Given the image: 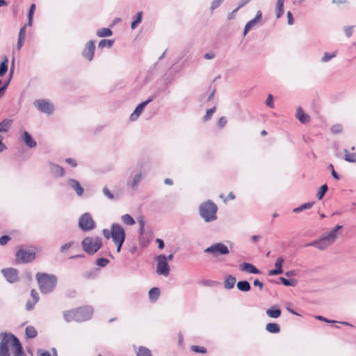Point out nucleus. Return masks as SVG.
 Returning a JSON list of instances; mask_svg holds the SVG:
<instances>
[{
	"instance_id": "nucleus-1",
	"label": "nucleus",
	"mask_w": 356,
	"mask_h": 356,
	"mask_svg": "<svg viewBox=\"0 0 356 356\" xmlns=\"http://www.w3.org/2000/svg\"><path fill=\"white\" fill-rule=\"evenodd\" d=\"M93 312V308L91 306L86 305L65 311L63 312V318L67 323L72 321L83 322L92 318Z\"/></svg>"
},
{
	"instance_id": "nucleus-2",
	"label": "nucleus",
	"mask_w": 356,
	"mask_h": 356,
	"mask_svg": "<svg viewBox=\"0 0 356 356\" xmlns=\"http://www.w3.org/2000/svg\"><path fill=\"white\" fill-rule=\"evenodd\" d=\"M38 287L40 292L43 294L51 293L56 286L57 277L52 274L46 273H38L35 275Z\"/></svg>"
},
{
	"instance_id": "nucleus-3",
	"label": "nucleus",
	"mask_w": 356,
	"mask_h": 356,
	"mask_svg": "<svg viewBox=\"0 0 356 356\" xmlns=\"http://www.w3.org/2000/svg\"><path fill=\"white\" fill-rule=\"evenodd\" d=\"M218 207L211 200L202 202L199 207V213L206 222L214 221L217 219Z\"/></svg>"
},
{
	"instance_id": "nucleus-4",
	"label": "nucleus",
	"mask_w": 356,
	"mask_h": 356,
	"mask_svg": "<svg viewBox=\"0 0 356 356\" xmlns=\"http://www.w3.org/2000/svg\"><path fill=\"white\" fill-rule=\"evenodd\" d=\"M83 250L90 255H93L102 248V238L99 236H87L81 243Z\"/></svg>"
},
{
	"instance_id": "nucleus-5",
	"label": "nucleus",
	"mask_w": 356,
	"mask_h": 356,
	"mask_svg": "<svg viewBox=\"0 0 356 356\" xmlns=\"http://www.w3.org/2000/svg\"><path fill=\"white\" fill-rule=\"evenodd\" d=\"M204 253L210 254L213 257L218 258L220 255H227L229 253V248L222 243H216L207 248Z\"/></svg>"
},
{
	"instance_id": "nucleus-6",
	"label": "nucleus",
	"mask_w": 356,
	"mask_h": 356,
	"mask_svg": "<svg viewBox=\"0 0 356 356\" xmlns=\"http://www.w3.org/2000/svg\"><path fill=\"white\" fill-rule=\"evenodd\" d=\"M11 333L2 332L0 334V356H10L9 345H13Z\"/></svg>"
},
{
	"instance_id": "nucleus-7",
	"label": "nucleus",
	"mask_w": 356,
	"mask_h": 356,
	"mask_svg": "<svg viewBox=\"0 0 356 356\" xmlns=\"http://www.w3.org/2000/svg\"><path fill=\"white\" fill-rule=\"evenodd\" d=\"M35 259V252L29 251L20 248L16 252L15 263L28 264L32 262Z\"/></svg>"
},
{
	"instance_id": "nucleus-8",
	"label": "nucleus",
	"mask_w": 356,
	"mask_h": 356,
	"mask_svg": "<svg viewBox=\"0 0 356 356\" xmlns=\"http://www.w3.org/2000/svg\"><path fill=\"white\" fill-rule=\"evenodd\" d=\"M79 226L82 231L88 232L93 229L96 223L89 213H85L79 218Z\"/></svg>"
},
{
	"instance_id": "nucleus-9",
	"label": "nucleus",
	"mask_w": 356,
	"mask_h": 356,
	"mask_svg": "<svg viewBox=\"0 0 356 356\" xmlns=\"http://www.w3.org/2000/svg\"><path fill=\"white\" fill-rule=\"evenodd\" d=\"M111 234L113 242L124 241L126 234L124 228L119 223H113L111 227Z\"/></svg>"
},
{
	"instance_id": "nucleus-10",
	"label": "nucleus",
	"mask_w": 356,
	"mask_h": 356,
	"mask_svg": "<svg viewBox=\"0 0 356 356\" xmlns=\"http://www.w3.org/2000/svg\"><path fill=\"white\" fill-rule=\"evenodd\" d=\"M157 268L156 273L159 275L163 276H168L170 273V266L167 261L166 256L164 254H160L156 257Z\"/></svg>"
},
{
	"instance_id": "nucleus-11",
	"label": "nucleus",
	"mask_w": 356,
	"mask_h": 356,
	"mask_svg": "<svg viewBox=\"0 0 356 356\" xmlns=\"http://www.w3.org/2000/svg\"><path fill=\"white\" fill-rule=\"evenodd\" d=\"M33 105L42 113L51 114L53 112L54 106L47 100L37 99L33 102Z\"/></svg>"
},
{
	"instance_id": "nucleus-12",
	"label": "nucleus",
	"mask_w": 356,
	"mask_h": 356,
	"mask_svg": "<svg viewBox=\"0 0 356 356\" xmlns=\"http://www.w3.org/2000/svg\"><path fill=\"white\" fill-rule=\"evenodd\" d=\"M156 96L152 95L150 96L146 101L141 102L139 104L134 111V112L130 115V120L131 121H135L136 120L140 115L142 113L143 109L150 102H152Z\"/></svg>"
},
{
	"instance_id": "nucleus-13",
	"label": "nucleus",
	"mask_w": 356,
	"mask_h": 356,
	"mask_svg": "<svg viewBox=\"0 0 356 356\" xmlns=\"http://www.w3.org/2000/svg\"><path fill=\"white\" fill-rule=\"evenodd\" d=\"M1 273L10 283H15L19 281L18 270L15 268H3L1 270Z\"/></svg>"
},
{
	"instance_id": "nucleus-14",
	"label": "nucleus",
	"mask_w": 356,
	"mask_h": 356,
	"mask_svg": "<svg viewBox=\"0 0 356 356\" xmlns=\"http://www.w3.org/2000/svg\"><path fill=\"white\" fill-rule=\"evenodd\" d=\"M95 50V45L94 41L90 40L86 44L82 51V56L89 61H91L94 57Z\"/></svg>"
},
{
	"instance_id": "nucleus-15",
	"label": "nucleus",
	"mask_w": 356,
	"mask_h": 356,
	"mask_svg": "<svg viewBox=\"0 0 356 356\" xmlns=\"http://www.w3.org/2000/svg\"><path fill=\"white\" fill-rule=\"evenodd\" d=\"M330 245H331L330 243H329V241H327L324 237H323L318 240L313 241L306 244L305 246V247L312 246V247H315L321 250H324L326 248H327Z\"/></svg>"
},
{
	"instance_id": "nucleus-16",
	"label": "nucleus",
	"mask_w": 356,
	"mask_h": 356,
	"mask_svg": "<svg viewBox=\"0 0 356 356\" xmlns=\"http://www.w3.org/2000/svg\"><path fill=\"white\" fill-rule=\"evenodd\" d=\"M262 17V13L261 10H258L255 17L250 20L245 26L243 35H245L252 29V27L261 20Z\"/></svg>"
},
{
	"instance_id": "nucleus-17",
	"label": "nucleus",
	"mask_w": 356,
	"mask_h": 356,
	"mask_svg": "<svg viewBox=\"0 0 356 356\" xmlns=\"http://www.w3.org/2000/svg\"><path fill=\"white\" fill-rule=\"evenodd\" d=\"M67 183L69 186L75 191L78 196H81L83 194L84 189L77 180L74 179H69L67 181Z\"/></svg>"
},
{
	"instance_id": "nucleus-18",
	"label": "nucleus",
	"mask_w": 356,
	"mask_h": 356,
	"mask_svg": "<svg viewBox=\"0 0 356 356\" xmlns=\"http://www.w3.org/2000/svg\"><path fill=\"white\" fill-rule=\"evenodd\" d=\"M13 337V348H14L13 354L14 356H22L24 355L23 348L22 344L19 340V339L15 336L12 335Z\"/></svg>"
},
{
	"instance_id": "nucleus-19",
	"label": "nucleus",
	"mask_w": 356,
	"mask_h": 356,
	"mask_svg": "<svg viewBox=\"0 0 356 356\" xmlns=\"http://www.w3.org/2000/svg\"><path fill=\"white\" fill-rule=\"evenodd\" d=\"M49 170L53 176L56 177H61L65 175V170L63 167L59 165L54 164L49 162Z\"/></svg>"
},
{
	"instance_id": "nucleus-20",
	"label": "nucleus",
	"mask_w": 356,
	"mask_h": 356,
	"mask_svg": "<svg viewBox=\"0 0 356 356\" xmlns=\"http://www.w3.org/2000/svg\"><path fill=\"white\" fill-rule=\"evenodd\" d=\"M240 270L252 274H260L261 271L253 264L243 262L240 265Z\"/></svg>"
},
{
	"instance_id": "nucleus-21",
	"label": "nucleus",
	"mask_w": 356,
	"mask_h": 356,
	"mask_svg": "<svg viewBox=\"0 0 356 356\" xmlns=\"http://www.w3.org/2000/svg\"><path fill=\"white\" fill-rule=\"evenodd\" d=\"M268 316L273 318H277L281 316L282 311L278 305H273L266 312Z\"/></svg>"
},
{
	"instance_id": "nucleus-22",
	"label": "nucleus",
	"mask_w": 356,
	"mask_h": 356,
	"mask_svg": "<svg viewBox=\"0 0 356 356\" xmlns=\"http://www.w3.org/2000/svg\"><path fill=\"white\" fill-rule=\"evenodd\" d=\"M296 116L301 123H306L310 120L309 115L306 114L300 106L298 107Z\"/></svg>"
},
{
	"instance_id": "nucleus-23",
	"label": "nucleus",
	"mask_w": 356,
	"mask_h": 356,
	"mask_svg": "<svg viewBox=\"0 0 356 356\" xmlns=\"http://www.w3.org/2000/svg\"><path fill=\"white\" fill-rule=\"evenodd\" d=\"M23 141L26 145L30 148L35 147L37 145L36 142L33 139L31 135L28 131L23 133Z\"/></svg>"
},
{
	"instance_id": "nucleus-24",
	"label": "nucleus",
	"mask_w": 356,
	"mask_h": 356,
	"mask_svg": "<svg viewBox=\"0 0 356 356\" xmlns=\"http://www.w3.org/2000/svg\"><path fill=\"white\" fill-rule=\"evenodd\" d=\"M236 286L239 291L243 292H248L251 289L250 284L246 280L238 282L236 284Z\"/></svg>"
},
{
	"instance_id": "nucleus-25",
	"label": "nucleus",
	"mask_w": 356,
	"mask_h": 356,
	"mask_svg": "<svg viewBox=\"0 0 356 356\" xmlns=\"http://www.w3.org/2000/svg\"><path fill=\"white\" fill-rule=\"evenodd\" d=\"M266 330L273 334H277L280 332V327L277 323H269L266 325Z\"/></svg>"
},
{
	"instance_id": "nucleus-26",
	"label": "nucleus",
	"mask_w": 356,
	"mask_h": 356,
	"mask_svg": "<svg viewBox=\"0 0 356 356\" xmlns=\"http://www.w3.org/2000/svg\"><path fill=\"white\" fill-rule=\"evenodd\" d=\"M13 123L11 119H4L0 122V132H7L10 128Z\"/></svg>"
},
{
	"instance_id": "nucleus-27",
	"label": "nucleus",
	"mask_w": 356,
	"mask_h": 356,
	"mask_svg": "<svg viewBox=\"0 0 356 356\" xmlns=\"http://www.w3.org/2000/svg\"><path fill=\"white\" fill-rule=\"evenodd\" d=\"M160 296V290L158 287H153L149 291V298L152 302H156Z\"/></svg>"
},
{
	"instance_id": "nucleus-28",
	"label": "nucleus",
	"mask_w": 356,
	"mask_h": 356,
	"mask_svg": "<svg viewBox=\"0 0 356 356\" xmlns=\"http://www.w3.org/2000/svg\"><path fill=\"white\" fill-rule=\"evenodd\" d=\"M236 278L232 275H228L225 280L224 287L226 289H232L236 283Z\"/></svg>"
},
{
	"instance_id": "nucleus-29",
	"label": "nucleus",
	"mask_w": 356,
	"mask_h": 356,
	"mask_svg": "<svg viewBox=\"0 0 356 356\" xmlns=\"http://www.w3.org/2000/svg\"><path fill=\"white\" fill-rule=\"evenodd\" d=\"M25 334L27 338L33 339L37 337L38 332L35 327L29 325L26 327Z\"/></svg>"
},
{
	"instance_id": "nucleus-30",
	"label": "nucleus",
	"mask_w": 356,
	"mask_h": 356,
	"mask_svg": "<svg viewBox=\"0 0 356 356\" xmlns=\"http://www.w3.org/2000/svg\"><path fill=\"white\" fill-rule=\"evenodd\" d=\"M285 0H277L276 3V17L280 18L284 13V3Z\"/></svg>"
},
{
	"instance_id": "nucleus-31",
	"label": "nucleus",
	"mask_w": 356,
	"mask_h": 356,
	"mask_svg": "<svg viewBox=\"0 0 356 356\" xmlns=\"http://www.w3.org/2000/svg\"><path fill=\"white\" fill-rule=\"evenodd\" d=\"M136 356H152V354L149 348L141 346L138 347L136 351Z\"/></svg>"
},
{
	"instance_id": "nucleus-32",
	"label": "nucleus",
	"mask_w": 356,
	"mask_h": 356,
	"mask_svg": "<svg viewBox=\"0 0 356 356\" xmlns=\"http://www.w3.org/2000/svg\"><path fill=\"white\" fill-rule=\"evenodd\" d=\"M97 35L99 38L109 37L112 35L113 32L108 28H102L97 31Z\"/></svg>"
},
{
	"instance_id": "nucleus-33",
	"label": "nucleus",
	"mask_w": 356,
	"mask_h": 356,
	"mask_svg": "<svg viewBox=\"0 0 356 356\" xmlns=\"http://www.w3.org/2000/svg\"><path fill=\"white\" fill-rule=\"evenodd\" d=\"M280 280L282 284L287 286H295L298 284V280L296 279H286L282 277H280Z\"/></svg>"
},
{
	"instance_id": "nucleus-34",
	"label": "nucleus",
	"mask_w": 356,
	"mask_h": 356,
	"mask_svg": "<svg viewBox=\"0 0 356 356\" xmlns=\"http://www.w3.org/2000/svg\"><path fill=\"white\" fill-rule=\"evenodd\" d=\"M8 59L6 56L3 57V61L0 63V76H3L8 71Z\"/></svg>"
},
{
	"instance_id": "nucleus-35",
	"label": "nucleus",
	"mask_w": 356,
	"mask_h": 356,
	"mask_svg": "<svg viewBox=\"0 0 356 356\" xmlns=\"http://www.w3.org/2000/svg\"><path fill=\"white\" fill-rule=\"evenodd\" d=\"M345 155L344 159L345 161L350 163L356 162V154L355 153H349L347 149H344Z\"/></svg>"
},
{
	"instance_id": "nucleus-36",
	"label": "nucleus",
	"mask_w": 356,
	"mask_h": 356,
	"mask_svg": "<svg viewBox=\"0 0 356 356\" xmlns=\"http://www.w3.org/2000/svg\"><path fill=\"white\" fill-rule=\"evenodd\" d=\"M113 43L114 41L112 40L103 39L99 42L98 47L102 49L104 47L110 48L113 46Z\"/></svg>"
},
{
	"instance_id": "nucleus-37",
	"label": "nucleus",
	"mask_w": 356,
	"mask_h": 356,
	"mask_svg": "<svg viewBox=\"0 0 356 356\" xmlns=\"http://www.w3.org/2000/svg\"><path fill=\"white\" fill-rule=\"evenodd\" d=\"M314 204V202H307V203L302 204L300 207L295 208L293 209V212L294 213H299V212H300V211H302L303 210L309 209L312 207Z\"/></svg>"
},
{
	"instance_id": "nucleus-38",
	"label": "nucleus",
	"mask_w": 356,
	"mask_h": 356,
	"mask_svg": "<svg viewBox=\"0 0 356 356\" xmlns=\"http://www.w3.org/2000/svg\"><path fill=\"white\" fill-rule=\"evenodd\" d=\"M121 218L122 222L128 225H133L136 222L135 220L129 214H124L122 216Z\"/></svg>"
},
{
	"instance_id": "nucleus-39",
	"label": "nucleus",
	"mask_w": 356,
	"mask_h": 356,
	"mask_svg": "<svg viewBox=\"0 0 356 356\" xmlns=\"http://www.w3.org/2000/svg\"><path fill=\"white\" fill-rule=\"evenodd\" d=\"M337 232L332 229L330 232H328L326 236H324V238L330 243V244H332L334 241H335L337 238Z\"/></svg>"
},
{
	"instance_id": "nucleus-40",
	"label": "nucleus",
	"mask_w": 356,
	"mask_h": 356,
	"mask_svg": "<svg viewBox=\"0 0 356 356\" xmlns=\"http://www.w3.org/2000/svg\"><path fill=\"white\" fill-rule=\"evenodd\" d=\"M337 232L332 229L330 232H328L326 236H324V238L330 243V244H332L334 241H335L337 238Z\"/></svg>"
},
{
	"instance_id": "nucleus-41",
	"label": "nucleus",
	"mask_w": 356,
	"mask_h": 356,
	"mask_svg": "<svg viewBox=\"0 0 356 356\" xmlns=\"http://www.w3.org/2000/svg\"><path fill=\"white\" fill-rule=\"evenodd\" d=\"M142 12H138L135 16V19L132 22L131 27L132 29H136V27L142 21Z\"/></svg>"
},
{
	"instance_id": "nucleus-42",
	"label": "nucleus",
	"mask_w": 356,
	"mask_h": 356,
	"mask_svg": "<svg viewBox=\"0 0 356 356\" xmlns=\"http://www.w3.org/2000/svg\"><path fill=\"white\" fill-rule=\"evenodd\" d=\"M327 190L328 187L327 184H323V186H321L316 195L318 200H321L323 197L325 193L327 191Z\"/></svg>"
},
{
	"instance_id": "nucleus-43",
	"label": "nucleus",
	"mask_w": 356,
	"mask_h": 356,
	"mask_svg": "<svg viewBox=\"0 0 356 356\" xmlns=\"http://www.w3.org/2000/svg\"><path fill=\"white\" fill-rule=\"evenodd\" d=\"M283 262H284V259L282 257H278L276 259V261L275 263V269L278 270L281 274L283 273V269H282Z\"/></svg>"
},
{
	"instance_id": "nucleus-44",
	"label": "nucleus",
	"mask_w": 356,
	"mask_h": 356,
	"mask_svg": "<svg viewBox=\"0 0 356 356\" xmlns=\"http://www.w3.org/2000/svg\"><path fill=\"white\" fill-rule=\"evenodd\" d=\"M142 179V173L140 172L135 175L131 184L132 188H135Z\"/></svg>"
},
{
	"instance_id": "nucleus-45",
	"label": "nucleus",
	"mask_w": 356,
	"mask_h": 356,
	"mask_svg": "<svg viewBox=\"0 0 356 356\" xmlns=\"http://www.w3.org/2000/svg\"><path fill=\"white\" fill-rule=\"evenodd\" d=\"M337 54L336 52H333L332 54H329L327 52H325L323 55V56L321 58V61L323 63H326L330 61L332 58H334L336 56Z\"/></svg>"
},
{
	"instance_id": "nucleus-46",
	"label": "nucleus",
	"mask_w": 356,
	"mask_h": 356,
	"mask_svg": "<svg viewBox=\"0 0 356 356\" xmlns=\"http://www.w3.org/2000/svg\"><path fill=\"white\" fill-rule=\"evenodd\" d=\"M191 348L195 353L205 354L207 352V350L203 346H192Z\"/></svg>"
},
{
	"instance_id": "nucleus-47",
	"label": "nucleus",
	"mask_w": 356,
	"mask_h": 356,
	"mask_svg": "<svg viewBox=\"0 0 356 356\" xmlns=\"http://www.w3.org/2000/svg\"><path fill=\"white\" fill-rule=\"evenodd\" d=\"M109 263V260L106 258H99L96 261V264L100 267H105Z\"/></svg>"
},
{
	"instance_id": "nucleus-48",
	"label": "nucleus",
	"mask_w": 356,
	"mask_h": 356,
	"mask_svg": "<svg viewBox=\"0 0 356 356\" xmlns=\"http://www.w3.org/2000/svg\"><path fill=\"white\" fill-rule=\"evenodd\" d=\"M331 131L333 133V134H339V133H341L342 131V126L339 124H334L332 127H331Z\"/></svg>"
},
{
	"instance_id": "nucleus-49",
	"label": "nucleus",
	"mask_w": 356,
	"mask_h": 356,
	"mask_svg": "<svg viewBox=\"0 0 356 356\" xmlns=\"http://www.w3.org/2000/svg\"><path fill=\"white\" fill-rule=\"evenodd\" d=\"M215 111H216L215 106L210 109L207 110L206 115L204 116V120L205 121L209 120L211 118L213 113L215 112Z\"/></svg>"
},
{
	"instance_id": "nucleus-50",
	"label": "nucleus",
	"mask_w": 356,
	"mask_h": 356,
	"mask_svg": "<svg viewBox=\"0 0 356 356\" xmlns=\"http://www.w3.org/2000/svg\"><path fill=\"white\" fill-rule=\"evenodd\" d=\"M224 0H213L211 5V10L213 11L220 6Z\"/></svg>"
},
{
	"instance_id": "nucleus-51",
	"label": "nucleus",
	"mask_w": 356,
	"mask_h": 356,
	"mask_svg": "<svg viewBox=\"0 0 356 356\" xmlns=\"http://www.w3.org/2000/svg\"><path fill=\"white\" fill-rule=\"evenodd\" d=\"M103 193L110 200H113L114 198L113 194L110 191V190L107 187H104L103 188Z\"/></svg>"
},
{
	"instance_id": "nucleus-52",
	"label": "nucleus",
	"mask_w": 356,
	"mask_h": 356,
	"mask_svg": "<svg viewBox=\"0 0 356 356\" xmlns=\"http://www.w3.org/2000/svg\"><path fill=\"white\" fill-rule=\"evenodd\" d=\"M10 237L8 235H3L0 237V245H5L10 240Z\"/></svg>"
},
{
	"instance_id": "nucleus-53",
	"label": "nucleus",
	"mask_w": 356,
	"mask_h": 356,
	"mask_svg": "<svg viewBox=\"0 0 356 356\" xmlns=\"http://www.w3.org/2000/svg\"><path fill=\"white\" fill-rule=\"evenodd\" d=\"M266 104L270 108H273V96L272 95L270 94L267 97Z\"/></svg>"
},
{
	"instance_id": "nucleus-54",
	"label": "nucleus",
	"mask_w": 356,
	"mask_h": 356,
	"mask_svg": "<svg viewBox=\"0 0 356 356\" xmlns=\"http://www.w3.org/2000/svg\"><path fill=\"white\" fill-rule=\"evenodd\" d=\"M37 302H35L34 300H28L26 304V309L27 311H31L34 308L35 305Z\"/></svg>"
},
{
	"instance_id": "nucleus-55",
	"label": "nucleus",
	"mask_w": 356,
	"mask_h": 356,
	"mask_svg": "<svg viewBox=\"0 0 356 356\" xmlns=\"http://www.w3.org/2000/svg\"><path fill=\"white\" fill-rule=\"evenodd\" d=\"M328 168L330 169H331V173H332V177L335 179L339 180L340 179V177H339V174L334 170L333 165L332 164H330Z\"/></svg>"
},
{
	"instance_id": "nucleus-56",
	"label": "nucleus",
	"mask_w": 356,
	"mask_h": 356,
	"mask_svg": "<svg viewBox=\"0 0 356 356\" xmlns=\"http://www.w3.org/2000/svg\"><path fill=\"white\" fill-rule=\"evenodd\" d=\"M31 296L33 298V300L35 301V302H38L40 298L38 293L36 292L35 289H32L31 291Z\"/></svg>"
},
{
	"instance_id": "nucleus-57",
	"label": "nucleus",
	"mask_w": 356,
	"mask_h": 356,
	"mask_svg": "<svg viewBox=\"0 0 356 356\" xmlns=\"http://www.w3.org/2000/svg\"><path fill=\"white\" fill-rule=\"evenodd\" d=\"M227 123V119L225 117H221L218 122V125L220 128H222Z\"/></svg>"
},
{
	"instance_id": "nucleus-58",
	"label": "nucleus",
	"mask_w": 356,
	"mask_h": 356,
	"mask_svg": "<svg viewBox=\"0 0 356 356\" xmlns=\"http://www.w3.org/2000/svg\"><path fill=\"white\" fill-rule=\"evenodd\" d=\"M72 245V242L67 243L60 247V250L61 252H64L67 250L70 249Z\"/></svg>"
},
{
	"instance_id": "nucleus-59",
	"label": "nucleus",
	"mask_w": 356,
	"mask_h": 356,
	"mask_svg": "<svg viewBox=\"0 0 356 356\" xmlns=\"http://www.w3.org/2000/svg\"><path fill=\"white\" fill-rule=\"evenodd\" d=\"M250 1V0H241V1L240 2L238 6L233 10L232 13L236 12L241 8L243 7L244 6H245Z\"/></svg>"
},
{
	"instance_id": "nucleus-60",
	"label": "nucleus",
	"mask_w": 356,
	"mask_h": 356,
	"mask_svg": "<svg viewBox=\"0 0 356 356\" xmlns=\"http://www.w3.org/2000/svg\"><path fill=\"white\" fill-rule=\"evenodd\" d=\"M25 37H26V26H24L19 30L18 38L25 39Z\"/></svg>"
},
{
	"instance_id": "nucleus-61",
	"label": "nucleus",
	"mask_w": 356,
	"mask_h": 356,
	"mask_svg": "<svg viewBox=\"0 0 356 356\" xmlns=\"http://www.w3.org/2000/svg\"><path fill=\"white\" fill-rule=\"evenodd\" d=\"M38 354L39 356H51L49 351L42 349H39L38 350Z\"/></svg>"
},
{
	"instance_id": "nucleus-62",
	"label": "nucleus",
	"mask_w": 356,
	"mask_h": 356,
	"mask_svg": "<svg viewBox=\"0 0 356 356\" xmlns=\"http://www.w3.org/2000/svg\"><path fill=\"white\" fill-rule=\"evenodd\" d=\"M288 24L292 25L294 23V19L292 13L290 11L287 12Z\"/></svg>"
},
{
	"instance_id": "nucleus-63",
	"label": "nucleus",
	"mask_w": 356,
	"mask_h": 356,
	"mask_svg": "<svg viewBox=\"0 0 356 356\" xmlns=\"http://www.w3.org/2000/svg\"><path fill=\"white\" fill-rule=\"evenodd\" d=\"M65 162L70 165H71L72 167H76L77 165V163L76 161L71 158H67L65 159Z\"/></svg>"
},
{
	"instance_id": "nucleus-64",
	"label": "nucleus",
	"mask_w": 356,
	"mask_h": 356,
	"mask_svg": "<svg viewBox=\"0 0 356 356\" xmlns=\"http://www.w3.org/2000/svg\"><path fill=\"white\" fill-rule=\"evenodd\" d=\"M253 284L255 286H258L260 290H261L264 286L263 283L261 281H259L258 279L254 280Z\"/></svg>"
}]
</instances>
